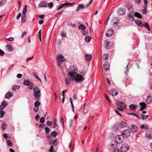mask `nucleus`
Returning a JSON list of instances; mask_svg holds the SVG:
<instances>
[{
	"mask_svg": "<svg viewBox=\"0 0 152 152\" xmlns=\"http://www.w3.org/2000/svg\"><path fill=\"white\" fill-rule=\"evenodd\" d=\"M33 90L34 93V98L37 100H38L40 99L41 96L39 88L38 87L36 86L33 88Z\"/></svg>",
	"mask_w": 152,
	"mask_h": 152,
	"instance_id": "f257e3e1",
	"label": "nucleus"
},
{
	"mask_svg": "<svg viewBox=\"0 0 152 152\" xmlns=\"http://www.w3.org/2000/svg\"><path fill=\"white\" fill-rule=\"evenodd\" d=\"M124 140V137L122 135H118L116 136L115 140L117 143H122Z\"/></svg>",
	"mask_w": 152,
	"mask_h": 152,
	"instance_id": "f03ea898",
	"label": "nucleus"
},
{
	"mask_svg": "<svg viewBox=\"0 0 152 152\" xmlns=\"http://www.w3.org/2000/svg\"><path fill=\"white\" fill-rule=\"evenodd\" d=\"M83 76L79 74H77L75 77V80L77 82L80 83L83 80Z\"/></svg>",
	"mask_w": 152,
	"mask_h": 152,
	"instance_id": "7ed1b4c3",
	"label": "nucleus"
},
{
	"mask_svg": "<svg viewBox=\"0 0 152 152\" xmlns=\"http://www.w3.org/2000/svg\"><path fill=\"white\" fill-rule=\"evenodd\" d=\"M129 146L126 144H123L122 145L121 149L122 152H125L127 151L129 148Z\"/></svg>",
	"mask_w": 152,
	"mask_h": 152,
	"instance_id": "20e7f679",
	"label": "nucleus"
},
{
	"mask_svg": "<svg viewBox=\"0 0 152 152\" xmlns=\"http://www.w3.org/2000/svg\"><path fill=\"white\" fill-rule=\"evenodd\" d=\"M122 135L124 137H128L130 135V132L129 130H125L122 132Z\"/></svg>",
	"mask_w": 152,
	"mask_h": 152,
	"instance_id": "39448f33",
	"label": "nucleus"
},
{
	"mask_svg": "<svg viewBox=\"0 0 152 152\" xmlns=\"http://www.w3.org/2000/svg\"><path fill=\"white\" fill-rule=\"evenodd\" d=\"M145 136L148 139H151L152 138V131H147L146 132Z\"/></svg>",
	"mask_w": 152,
	"mask_h": 152,
	"instance_id": "423d86ee",
	"label": "nucleus"
},
{
	"mask_svg": "<svg viewBox=\"0 0 152 152\" xmlns=\"http://www.w3.org/2000/svg\"><path fill=\"white\" fill-rule=\"evenodd\" d=\"M77 73L75 72H73L69 71L68 73V75L70 76L71 78L74 80L75 79V77L77 75Z\"/></svg>",
	"mask_w": 152,
	"mask_h": 152,
	"instance_id": "0eeeda50",
	"label": "nucleus"
},
{
	"mask_svg": "<svg viewBox=\"0 0 152 152\" xmlns=\"http://www.w3.org/2000/svg\"><path fill=\"white\" fill-rule=\"evenodd\" d=\"M57 58L58 61L60 63H62L65 60L64 57L61 54H59L57 56Z\"/></svg>",
	"mask_w": 152,
	"mask_h": 152,
	"instance_id": "6e6552de",
	"label": "nucleus"
},
{
	"mask_svg": "<svg viewBox=\"0 0 152 152\" xmlns=\"http://www.w3.org/2000/svg\"><path fill=\"white\" fill-rule=\"evenodd\" d=\"M113 29L109 30L107 31L106 35L107 37H110L113 35Z\"/></svg>",
	"mask_w": 152,
	"mask_h": 152,
	"instance_id": "1a4fd4ad",
	"label": "nucleus"
},
{
	"mask_svg": "<svg viewBox=\"0 0 152 152\" xmlns=\"http://www.w3.org/2000/svg\"><path fill=\"white\" fill-rule=\"evenodd\" d=\"M7 103L5 101H3L1 103L0 105L1 109L3 110L5 109L7 105Z\"/></svg>",
	"mask_w": 152,
	"mask_h": 152,
	"instance_id": "9d476101",
	"label": "nucleus"
},
{
	"mask_svg": "<svg viewBox=\"0 0 152 152\" xmlns=\"http://www.w3.org/2000/svg\"><path fill=\"white\" fill-rule=\"evenodd\" d=\"M13 95V94L12 91L8 92L6 94V98L9 99Z\"/></svg>",
	"mask_w": 152,
	"mask_h": 152,
	"instance_id": "9b49d317",
	"label": "nucleus"
},
{
	"mask_svg": "<svg viewBox=\"0 0 152 152\" xmlns=\"http://www.w3.org/2000/svg\"><path fill=\"white\" fill-rule=\"evenodd\" d=\"M145 102L148 104L152 102V97L151 95H148L145 99Z\"/></svg>",
	"mask_w": 152,
	"mask_h": 152,
	"instance_id": "f8f14e48",
	"label": "nucleus"
},
{
	"mask_svg": "<svg viewBox=\"0 0 152 152\" xmlns=\"http://www.w3.org/2000/svg\"><path fill=\"white\" fill-rule=\"evenodd\" d=\"M48 5L47 3L45 1H42L39 4V6L41 7H46Z\"/></svg>",
	"mask_w": 152,
	"mask_h": 152,
	"instance_id": "ddd939ff",
	"label": "nucleus"
},
{
	"mask_svg": "<svg viewBox=\"0 0 152 152\" xmlns=\"http://www.w3.org/2000/svg\"><path fill=\"white\" fill-rule=\"evenodd\" d=\"M119 126L123 128L127 126L126 123L123 121H120L118 124Z\"/></svg>",
	"mask_w": 152,
	"mask_h": 152,
	"instance_id": "4468645a",
	"label": "nucleus"
},
{
	"mask_svg": "<svg viewBox=\"0 0 152 152\" xmlns=\"http://www.w3.org/2000/svg\"><path fill=\"white\" fill-rule=\"evenodd\" d=\"M118 105L120 107L125 109L126 107V105L123 102H119Z\"/></svg>",
	"mask_w": 152,
	"mask_h": 152,
	"instance_id": "2eb2a0df",
	"label": "nucleus"
},
{
	"mask_svg": "<svg viewBox=\"0 0 152 152\" xmlns=\"http://www.w3.org/2000/svg\"><path fill=\"white\" fill-rule=\"evenodd\" d=\"M137 106L136 104H130L129 106V109L132 110H135L137 108Z\"/></svg>",
	"mask_w": 152,
	"mask_h": 152,
	"instance_id": "dca6fc26",
	"label": "nucleus"
},
{
	"mask_svg": "<svg viewBox=\"0 0 152 152\" xmlns=\"http://www.w3.org/2000/svg\"><path fill=\"white\" fill-rule=\"evenodd\" d=\"M125 11L124 9L122 8H120L118 11V13L120 15H123L125 14Z\"/></svg>",
	"mask_w": 152,
	"mask_h": 152,
	"instance_id": "f3484780",
	"label": "nucleus"
},
{
	"mask_svg": "<svg viewBox=\"0 0 152 152\" xmlns=\"http://www.w3.org/2000/svg\"><path fill=\"white\" fill-rule=\"evenodd\" d=\"M140 105L141 106L140 110L141 111L143 110L146 107V104L145 103L140 102Z\"/></svg>",
	"mask_w": 152,
	"mask_h": 152,
	"instance_id": "a211bd4d",
	"label": "nucleus"
},
{
	"mask_svg": "<svg viewBox=\"0 0 152 152\" xmlns=\"http://www.w3.org/2000/svg\"><path fill=\"white\" fill-rule=\"evenodd\" d=\"M103 66L105 71L107 72L109 69V65L108 63L107 62L104 63Z\"/></svg>",
	"mask_w": 152,
	"mask_h": 152,
	"instance_id": "6ab92c4d",
	"label": "nucleus"
},
{
	"mask_svg": "<svg viewBox=\"0 0 152 152\" xmlns=\"http://www.w3.org/2000/svg\"><path fill=\"white\" fill-rule=\"evenodd\" d=\"M110 94H111L113 96L117 95L118 94V92L116 91L115 90L111 89L110 91Z\"/></svg>",
	"mask_w": 152,
	"mask_h": 152,
	"instance_id": "aec40b11",
	"label": "nucleus"
},
{
	"mask_svg": "<svg viewBox=\"0 0 152 152\" xmlns=\"http://www.w3.org/2000/svg\"><path fill=\"white\" fill-rule=\"evenodd\" d=\"M85 59L87 61H89L92 58V56L91 54H86L85 56Z\"/></svg>",
	"mask_w": 152,
	"mask_h": 152,
	"instance_id": "412c9836",
	"label": "nucleus"
},
{
	"mask_svg": "<svg viewBox=\"0 0 152 152\" xmlns=\"http://www.w3.org/2000/svg\"><path fill=\"white\" fill-rule=\"evenodd\" d=\"M134 21L137 25L140 27H142L143 26V24L142 23L141 20H135Z\"/></svg>",
	"mask_w": 152,
	"mask_h": 152,
	"instance_id": "4be33fe9",
	"label": "nucleus"
},
{
	"mask_svg": "<svg viewBox=\"0 0 152 152\" xmlns=\"http://www.w3.org/2000/svg\"><path fill=\"white\" fill-rule=\"evenodd\" d=\"M20 86L18 85H14L12 87V90L14 91H17L20 88Z\"/></svg>",
	"mask_w": 152,
	"mask_h": 152,
	"instance_id": "5701e85b",
	"label": "nucleus"
},
{
	"mask_svg": "<svg viewBox=\"0 0 152 152\" xmlns=\"http://www.w3.org/2000/svg\"><path fill=\"white\" fill-rule=\"evenodd\" d=\"M131 129L132 132H136L138 130L137 127L134 125L132 126L131 128Z\"/></svg>",
	"mask_w": 152,
	"mask_h": 152,
	"instance_id": "b1692460",
	"label": "nucleus"
},
{
	"mask_svg": "<svg viewBox=\"0 0 152 152\" xmlns=\"http://www.w3.org/2000/svg\"><path fill=\"white\" fill-rule=\"evenodd\" d=\"M84 8V7L82 4H79L77 7L76 11H78L81 9H83Z\"/></svg>",
	"mask_w": 152,
	"mask_h": 152,
	"instance_id": "393cba45",
	"label": "nucleus"
},
{
	"mask_svg": "<svg viewBox=\"0 0 152 152\" xmlns=\"http://www.w3.org/2000/svg\"><path fill=\"white\" fill-rule=\"evenodd\" d=\"M31 83L30 81L28 80H25L23 82V84L25 86H30Z\"/></svg>",
	"mask_w": 152,
	"mask_h": 152,
	"instance_id": "a878e982",
	"label": "nucleus"
},
{
	"mask_svg": "<svg viewBox=\"0 0 152 152\" xmlns=\"http://www.w3.org/2000/svg\"><path fill=\"white\" fill-rule=\"evenodd\" d=\"M91 39V37L90 36H86L85 38V40L86 42H88Z\"/></svg>",
	"mask_w": 152,
	"mask_h": 152,
	"instance_id": "bb28decb",
	"label": "nucleus"
},
{
	"mask_svg": "<svg viewBox=\"0 0 152 152\" xmlns=\"http://www.w3.org/2000/svg\"><path fill=\"white\" fill-rule=\"evenodd\" d=\"M50 144H53L54 146H56L58 144V141L56 139L53 142L52 141H50L49 142Z\"/></svg>",
	"mask_w": 152,
	"mask_h": 152,
	"instance_id": "cd10ccee",
	"label": "nucleus"
},
{
	"mask_svg": "<svg viewBox=\"0 0 152 152\" xmlns=\"http://www.w3.org/2000/svg\"><path fill=\"white\" fill-rule=\"evenodd\" d=\"M78 28L80 30H84L86 28V27L83 24H81L78 26Z\"/></svg>",
	"mask_w": 152,
	"mask_h": 152,
	"instance_id": "c85d7f7f",
	"label": "nucleus"
},
{
	"mask_svg": "<svg viewBox=\"0 0 152 152\" xmlns=\"http://www.w3.org/2000/svg\"><path fill=\"white\" fill-rule=\"evenodd\" d=\"M3 110H0V118H2L5 114V112Z\"/></svg>",
	"mask_w": 152,
	"mask_h": 152,
	"instance_id": "c756f323",
	"label": "nucleus"
},
{
	"mask_svg": "<svg viewBox=\"0 0 152 152\" xmlns=\"http://www.w3.org/2000/svg\"><path fill=\"white\" fill-rule=\"evenodd\" d=\"M70 70L71 72H75L77 70V67L74 66H72L70 67Z\"/></svg>",
	"mask_w": 152,
	"mask_h": 152,
	"instance_id": "7c9ffc66",
	"label": "nucleus"
},
{
	"mask_svg": "<svg viewBox=\"0 0 152 152\" xmlns=\"http://www.w3.org/2000/svg\"><path fill=\"white\" fill-rule=\"evenodd\" d=\"M8 50L12 51H13V49L12 46L10 45H7L6 46Z\"/></svg>",
	"mask_w": 152,
	"mask_h": 152,
	"instance_id": "2f4dec72",
	"label": "nucleus"
},
{
	"mask_svg": "<svg viewBox=\"0 0 152 152\" xmlns=\"http://www.w3.org/2000/svg\"><path fill=\"white\" fill-rule=\"evenodd\" d=\"M1 127L3 130L6 129L7 128V125L5 123L3 122L1 124Z\"/></svg>",
	"mask_w": 152,
	"mask_h": 152,
	"instance_id": "473e14b6",
	"label": "nucleus"
},
{
	"mask_svg": "<svg viewBox=\"0 0 152 152\" xmlns=\"http://www.w3.org/2000/svg\"><path fill=\"white\" fill-rule=\"evenodd\" d=\"M134 12H132L129 13L128 15L129 17L133 18L135 16Z\"/></svg>",
	"mask_w": 152,
	"mask_h": 152,
	"instance_id": "72a5a7b5",
	"label": "nucleus"
},
{
	"mask_svg": "<svg viewBox=\"0 0 152 152\" xmlns=\"http://www.w3.org/2000/svg\"><path fill=\"white\" fill-rule=\"evenodd\" d=\"M10 139H7V145L10 146H12V144L11 142L10 141Z\"/></svg>",
	"mask_w": 152,
	"mask_h": 152,
	"instance_id": "f704fd0d",
	"label": "nucleus"
},
{
	"mask_svg": "<svg viewBox=\"0 0 152 152\" xmlns=\"http://www.w3.org/2000/svg\"><path fill=\"white\" fill-rule=\"evenodd\" d=\"M135 16L137 17V18H141L142 17L141 15L139 13L136 12L134 13Z\"/></svg>",
	"mask_w": 152,
	"mask_h": 152,
	"instance_id": "c9c22d12",
	"label": "nucleus"
},
{
	"mask_svg": "<svg viewBox=\"0 0 152 152\" xmlns=\"http://www.w3.org/2000/svg\"><path fill=\"white\" fill-rule=\"evenodd\" d=\"M3 136L7 140V139H10V136L6 133L4 134Z\"/></svg>",
	"mask_w": 152,
	"mask_h": 152,
	"instance_id": "e433bc0d",
	"label": "nucleus"
},
{
	"mask_svg": "<svg viewBox=\"0 0 152 152\" xmlns=\"http://www.w3.org/2000/svg\"><path fill=\"white\" fill-rule=\"evenodd\" d=\"M26 15H22L21 17V22L22 23H24L26 21Z\"/></svg>",
	"mask_w": 152,
	"mask_h": 152,
	"instance_id": "4c0bfd02",
	"label": "nucleus"
},
{
	"mask_svg": "<svg viewBox=\"0 0 152 152\" xmlns=\"http://www.w3.org/2000/svg\"><path fill=\"white\" fill-rule=\"evenodd\" d=\"M33 75H34V77H35V78L36 79H37L38 80L40 81L42 83V81L38 77V75H37L35 73H33Z\"/></svg>",
	"mask_w": 152,
	"mask_h": 152,
	"instance_id": "58836bf2",
	"label": "nucleus"
},
{
	"mask_svg": "<svg viewBox=\"0 0 152 152\" xmlns=\"http://www.w3.org/2000/svg\"><path fill=\"white\" fill-rule=\"evenodd\" d=\"M66 84L67 85H69L70 83V79L69 77L66 78L65 80Z\"/></svg>",
	"mask_w": 152,
	"mask_h": 152,
	"instance_id": "ea45409f",
	"label": "nucleus"
},
{
	"mask_svg": "<svg viewBox=\"0 0 152 152\" xmlns=\"http://www.w3.org/2000/svg\"><path fill=\"white\" fill-rule=\"evenodd\" d=\"M51 134L52 136L56 137L57 135V133L56 131H54L51 132Z\"/></svg>",
	"mask_w": 152,
	"mask_h": 152,
	"instance_id": "a19ab883",
	"label": "nucleus"
},
{
	"mask_svg": "<svg viewBox=\"0 0 152 152\" xmlns=\"http://www.w3.org/2000/svg\"><path fill=\"white\" fill-rule=\"evenodd\" d=\"M41 104L39 102L38 100H37L35 103H34V106L35 107H38Z\"/></svg>",
	"mask_w": 152,
	"mask_h": 152,
	"instance_id": "79ce46f5",
	"label": "nucleus"
},
{
	"mask_svg": "<svg viewBox=\"0 0 152 152\" xmlns=\"http://www.w3.org/2000/svg\"><path fill=\"white\" fill-rule=\"evenodd\" d=\"M149 31L150 30V26L149 24L147 23H145L143 25Z\"/></svg>",
	"mask_w": 152,
	"mask_h": 152,
	"instance_id": "37998d69",
	"label": "nucleus"
},
{
	"mask_svg": "<svg viewBox=\"0 0 152 152\" xmlns=\"http://www.w3.org/2000/svg\"><path fill=\"white\" fill-rule=\"evenodd\" d=\"M40 121L42 124L45 122V118L44 117H42L40 119Z\"/></svg>",
	"mask_w": 152,
	"mask_h": 152,
	"instance_id": "c03bdc74",
	"label": "nucleus"
},
{
	"mask_svg": "<svg viewBox=\"0 0 152 152\" xmlns=\"http://www.w3.org/2000/svg\"><path fill=\"white\" fill-rule=\"evenodd\" d=\"M142 119L144 120V119H146L148 118V115H142Z\"/></svg>",
	"mask_w": 152,
	"mask_h": 152,
	"instance_id": "a18cd8bd",
	"label": "nucleus"
},
{
	"mask_svg": "<svg viewBox=\"0 0 152 152\" xmlns=\"http://www.w3.org/2000/svg\"><path fill=\"white\" fill-rule=\"evenodd\" d=\"M27 12V9L24 8L22 12V15H26V13Z\"/></svg>",
	"mask_w": 152,
	"mask_h": 152,
	"instance_id": "49530a36",
	"label": "nucleus"
},
{
	"mask_svg": "<svg viewBox=\"0 0 152 152\" xmlns=\"http://www.w3.org/2000/svg\"><path fill=\"white\" fill-rule=\"evenodd\" d=\"M88 112V109L87 108H84L83 110V113L84 114H86Z\"/></svg>",
	"mask_w": 152,
	"mask_h": 152,
	"instance_id": "de8ad7c7",
	"label": "nucleus"
},
{
	"mask_svg": "<svg viewBox=\"0 0 152 152\" xmlns=\"http://www.w3.org/2000/svg\"><path fill=\"white\" fill-rule=\"evenodd\" d=\"M46 124L48 126H51L52 125V123L51 121H48L47 122Z\"/></svg>",
	"mask_w": 152,
	"mask_h": 152,
	"instance_id": "09e8293b",
	"label": "nucleus"
},
{
	"mask_svg": "<svg viewBox=\"0 0 152 152\" xmlns=\"http://www.w3.org/2000/svg\"><path fill=\"white\" fill-rule=\"evenodd\" d=\"M106 46L107 49H109L110 48L111 46L110 45V42H108L107 43Z\"/></svg>",
	"mask_w": 152,
	"mask_h": 152,
	"instance_id": "8fccbe9b",
	"label": "nucleus"
},
{
	"mask_svg": "<svg viewBox=\"0 0 152 152\" xmlns=\"http://www.w3.org/2000/svg\"><path fill=\"white\" fill-rule=\"evenodd\" d=\"M56 120L55 119H54L53 120V122L54 124L53 125V126L54 128L56 127Z\"/></svg>",
	"mask_w": 152,
	"mask_h": 152,
	"instance_id": "3c124183",
	"label": "nucleus"
},
{
	"mask_svg": "<svg viewBox=\"0 0 152 152\" xmlns=\"http://www.w3.org/2000/svg\"><path fill=\"white\" fill-rule=\"evenodd\" d=\"M6 39L7 40L10 41H13L14 40V39H13V37H10V38H6Z\"/></svg>",
	"mask_w": 152,
	"mask_h": 152,
	"instance_id": "603ef678",
	"label": "nucleus"
},
{
	"mask_svg": "<svg viewBox=\"0 0 152 152\" xmlns=\"http://www.w3.org/2000/svg\"><path fill=\"white\" fill-rule=\"evenodd\" d=\"M39 110V108L38 107H35V108H34V111L35 112H37Z\"/></svg>",
	"mask_w": 152,
	"mask_h": 152,
	"instance_id": "864d4df0",
	"label": "nucleus"
},
{
	"mask_svg": "<svg viewBox=\"0 0 152 152\" xmlns=\"http://www.w3.org/2000/svg\"><path fill=\"white\" fill-rule=\"evenodd\" d=\"M64 6V5L63 4H60L58 7L57 8V10H58L62 8Z\"/></svg>",
	"mask_w": 152,
	"mask_h": 152,
	"instance_id": "5fc2aeb1",
	"label": "nucleus"
},
{
	"mask_svg": "<svg viewBox=\"0 0 152 152\" xmlns=\"http://www.w3.org/2000/svg\"><path fill=\"white\" fill-rule=\"evenodd\" d=\"M48 6L50 8H51L53 6V3L51 2H50L48 4Z\"/></svg>",
	"mask_w": 152,
	"mask_h": 152,
	"instance_id": "6e6d98bb",
	"label": "nucleus"
},
{
	"mask_svg": "<svg viewBox=\"0 0 152 152\" xmlns=\"http://www.w3.org/2000/svg\"><path fill=\"white\" fill-rule=\"evenodd\" d=\"M63 4L64 5V6H68V5H70L71 6H72V4H70V3H65Z\"/></svg>",
	"mask_w": 152,
	"mask_h": 152,
	"instance_id": "4d7b16f0",
	"label": "nucleus"
},
{
	"mask_svg": "<svg viewBox=\"0 0 152 152\" xmlns=\"http://www.w3.org/2000/svg\"><path fill=\"white\" fill-rule=\"evenodd\" d=\"M113 151L114 152H122L121 150H120L118 149H114Z\"/></svg>",
	"mask_w": 152,
	"mask_h": 152,
	"instance_id": "13d9d810",
	"label": "nucleus"
},
{
	"mask_svg": "<svg viewBox=\"0 0 152 152\" xmlns=\"http://www.w3.org/2000/svg\"><path fill=\"white\" fill-rule=\"evenodd\" d=\"M41 31H42V30H40L39 31V39H40V40L41 41Z\"/></svg>",
	"mask_w": 152,
	"mask_h": 152,
	"instance_id": "bf43d9fd",
	"label": "nucleus"
},
{
	"mask_svg": "<svg viewBox=\"0 0 152 152\" xmlns=\"http://www.w3.org/2000/svg\"><path fill=\"white\" fill-rule=\"evenodd\" d=\"M4 55V52L2 50H0V56H2Z\"/></svg>",
	"mask_w": 152,
	"mask_h": 152,
	"instance_id": "052dcab7",
	"label": "nucleus"
},
{
	"mask_svg": "<svg viewBox=\"0 0 152 152\" xmlns=\"http://www.w3.org/2000/svg\"><path fill=\"white\" fill-rule=\"evenodd\" d=\"M80 73L83 75H85L86 74V72L84 70H82Z\"/></svg>",
	"mask_w": 152,
	"mask_h": 152,
	"instance_id": "680f3d73",
	"label": "nucleus"
},
{
	"mask_svg": "<svg viewBox=\"0 0 152 152\" xmlns=\"http://www.w3.org/2000/svg\"><path fill=\"white\" fill-rule=\"evenodd\" d=\"M45 130L46 133H49L50 132V130L49 128L46 127L45 128Z\"/></svg>",
	"mask_w": 152,
	"mask_h": 152,
	"instance_id": "e2e57ef3",
	"label": "nucleus"
},
{
	"mask_svg": "<svg viewBox=\"0 0 152 152\" xmlns=\"http://www.w3.org/2000/svg\"><path fill=\"white\" fill-rule=\"evenodd\" d=\"M27 33L26 32H24L22 34L21 37L22 38H23L24 36L26 35Z\"/></svg>",
	"mask_w": 152,
	"mask_h": 152,
	"instance_id": "0e129e2a",
	"label": "nucleus"
},
{
	"mask_svg": "<svg viewBox=\"0 0 152 152\" xmlns=\"http://www.w3.org/2000/svg\"><path fill=\"white\" fill-rule=\"evenodd\" d=\"M53 146H52L50 148L49 150V151L50 152H55L54 151H53Z\"/></svg>",
	"mask_w": 152,
	"mask_h": 152,
	"instance_id": "69168bd1",
	"label": "nucleus"
},
{
	"mask_svg": "<svg viewBox=\"0 0 152 152\" xmlns=\"http://www.w3.org/2000/svg\"><path fill=\"white\" fill-rule=\"evenodd\" d=\"M106 81H107V83H108V84L109 85L111 84V83H110V79L109 78H107L106 79Z\"/></svg>",
	"mask_w": 152,
	"mask_h": 152,
	"instance_id": "338daca9",
	"label": "nucleus"
},
{
	"mask_svg": "<svg viewBox=\"0 0 152 152\" xmlns=\"http://www.w3.org/2000/svg\"><path fill=\"white\" fill-rule=\"evenodd\" d=\"M30 86L28 87V88L30 89H32L33 87V84L31 83Z\"/></svg>",
	"mask_w": 152,
	"mask_h": 152,
	"instance_id": "774afa93",
	"label": "nucleus"
}]
</instances>
